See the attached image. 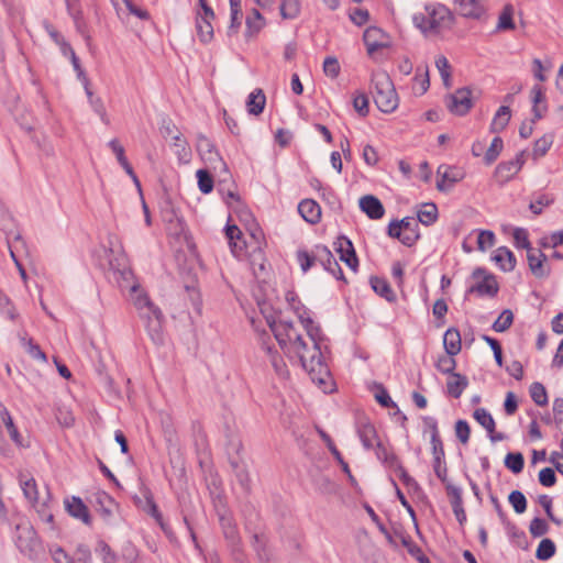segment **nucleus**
Segmentation results:
<instances>
[{"label": "nucleus", "instance_id": "obj_1", "mask_svg": "<svg viewBox=\"0 0 563 563\" xmlns=\"http://www.w3.org/2000/svg\"><path fill=\"white\" fill-rule=\"evenodd\" d=\"M296 314L307 332L308 340L298 333L290 321L276 320L274 317H266V321L287 356L298 358L312 383L323 393L331 391L333 383L321 352L323 342L321 329L313 322L308 309L296 308Z\"/></svg>", "mask_w": 563, "mask_h": 563}, {"label": "nucleus", "instance_id": "obj_2", "mask_svg": "<svg viewBox=\"0 0 563 563\" xmlns=\"http://www.w3.org/2000/svg\"><path fill=\"white\" fill-rule=\"evenodd\" d=\"M412 20L426 36H433L449 31L454 23V15L449 8L438 3L426 5L424 11L416 13Z\"/></svg>", "mask_w": 563, "mask_h": 563}, {"label": "nucleus", "instance_id": "obj_3", "mask_svg": "<svg viewBox=\"0 0 563 563\" xmlns=\"http://www.w3.org/2000/svg\"><path fill=\"white\" fill-rule=\"evenodd\" d=\"M373 98L377 108L384 113L394 112L399 104V98L389 75L384 70L372 74Z\"/></svg>", "mask_w": 563, "mask_h": 563}, {"label": "nucleus", "instance_id": "obj_4", "mask_svg": "<svg viewBox=\"0 0 563 563\" xmlns=\"http://www.w3.org/2000/svg\"><path fill=\"white\" fill-rule=\"evenodd\" d=\"M20 486L23 490L25 498L35 508L41 520L47 523L49 528L54 530V516L51 509L52 497L49 490L46 489L45 496L41 498L38 495L37 484L35 479L33 477H27L24 475L20 476Z\"/></svg>", "mask_w": 563, "mask_h": 563}, {"label": "nucleus", "instance_id": "obj_5", "mask_svg": "<svg viewBox=\"0 0 563 563\" xmlns=\"http://www.w3.org/2000/svg\"><path fill=\"white\" fill-rule=\"evenodd\" d=\"M15 544L19 551L31 560H37L44 554L42 542L30 525L16 526Z\"/></svg>", "mask_w": 563, "mask_h": 563}, {"label": "nucleus", "instance_id": "obj_6", "mask_svg": "<svg viewBox=\"0 0 563 563\" xmlns=\"http://www.w3.org/2000/svg\"><path fill=\"white\" fill-rule=\"evenodd\" d=\"M140 318L144 321L146 331L155 344H162L164 342L163 335V312L157 306H152L144 313L142 310L139 312Z\"/></svg>", "mask_w": 563, "mask_h": 563}, {"label": "nucleus", "instance_id": "obj_7", "mask_svg": "<svg viewBox=\"0 0 563 563\" xmlns=\"http://www.w3.org/2000/svg\"><path fill=\"white\" fill-rule=\"evenodd\" d=\"M472 278L474 283L468 288V292L488 297H494L498 292L499 287L495 276L487 273L484 268H476L472 274Z\"/></svg>", "mask_w": 563, "mask_h": 563}, {"label": "nucleus", "instance_id": "obj_8", "mask_svg": "<svg viewBox=\"0 0 563 563\" xmlns=\"http://www.w3.org/2000/svg\"><path fill=\"white\" fill-rule=\"evenodd\" d=\"M449 111L455 115H465L473 107L472 91L468 88L457 89L445 99Z\"/></svg>", "mask_w": 563, "mask_h": 563}, {"label": "nucleus", "instance_id": "obj_9", "mask_svg": "<svg viewBox=\"0 0 563 563\" xmlns=\"http://www.w3.org/2000/svg\"><path fill=\"white\" fill-rule=\"evenodd\" d=\"M488 0H454L459 13L467 19L481 20L487 12Z\"/></svg>", "mask_w": 563, "mask_h": 563}, {"label": "nucleus", "instance_id": "obj_10", "mask_svg": "<svg viewBox=\"0 0 563 563\" xmlns=\"http://www.w3.org/2000/svg\"><path fill=\"white\" fill-rule=\"evenodd\" d=\"M523 152L516 155L514 159L501 162L495 169V177L500 183H507L512 179L525 164Z\"/></svg>", "mask_w": 563, "mask_h": 563}, {"label": "nucleus", "instance_id": "obj_11", "mask_svg": "<svg viewBox=\"0 0 563 563\" xmlns=\"http://www.w3.org/2000/svg\"><path fill=\"white\" fill-rule=\"evenodd\" d=\"M196 147L201 158L212 165L213 168H217V165L225 168L224 162L217 152L213 143L207 136L202 134L198 135Z\"/></svg>", "mask_w": 563, "mask_h": 563}, {"label": "nucleus", "instance_id": "obj_12", "mask_svg": "<svg viewBox=\"0 0 563 563\" xmlns=\"http://www.w3.org/2000/svg\"><path fill=\"white\" fill-rule=\"evenodd\" d=\"M363 40L369 55L389 46V37L378 27L366 29Z\"/></svg>", "mask_w": 563, "mask_h": 563}, {"label": "nucleus", "instance_id": "obj_13", "mask_svg": "<svg viewBox=\"0 0 563 563\" xmlns=\"http://www.w3.org/2000/svg\"><path fill=\"white\" fill-rule=\"evenodd\" d=\"M334 245L335 251L340 254V260L343 261L353 272H356L358 260L351 240L342 235L336 239Z\"/></svg>", "mask_w": 563, "mask_h": 563}, {"label": "nucleus", "instance_id": "obj_14", "mask_svg": "<svg viewBox=\"0 0 563 563\" xmlns=\"http://www.w3.org/2000/svg\"><path fill=\"white\" fill-rule=\"evenodd\" d=\"M527 261L531 274L537 278L548 277L550 267L547 265V256L541 250L532 249L527 252Z\"/></svg>", "mask_w": 563, "mask_h": 563}, {"label": "nucleus", "instance_id": "obj_15", "mask_svg": "<svg viewBox=\"0 0 563 563\" xmlns=\"http://www.w3.org/2000/svg\"><path fill=\"white\" fill-rule=\"evenodd\" d=\"M356 432L366 450L374 449L375 444L379 441L376 429L368 419L362 418L357 420Z\"/></svg>", "mask_w": 563, "mask_h": 563}, {"label": "nucleus", "instance_id": "obj_16", "mask_svg": "<svg viewBox=\"0 0 563 563\" xmlns=\"http://www.w3.org/2000/svg\"><path fill=\"white\" fill-rule=\"evenodd\" d=\"M317 258L325 271L330 272L335 278L343 279L342 269L327 246L317 245Z\"/></svg>", "mask_w": 563, "mask_h": 563}, {"label": "nucleus", "instance_id": "obj_17", "mask_svg": "<svg viewBox=\"0 0 563 563\" xmlns=\"http://www.w3.org/2000/svg\"><path fill=\"white\" fill-rule=\"evenodd\" d=\"M438 176L440 179L437 183V188L439 190H445L448 186H452L453 184L460 181L464 174L457 167L440 165L438 168Z\"/></svg>", "mask_w": 563, "mask_h": 563}, {"label": "nucleus", "instance_id": "obj_18", "mask_svg": "<svg viewBox=\"0 0 563 563\" xmlns=\"http://www.w3.org/2000/svg\"><path fill=\"white\" fill-rule=\"evenodd\" d=\"M65 508L71 517L81 520L85 525H91V517L88 507L81 498L76 496L67 498L65 500Z\"/></svg>", "mask_w": 563, "mask_h": 563}, {"label": "nucleus", "instance_id": "obj_19", "mask_svg": "<svg viewBox=\"0 0 563 563\" xmlns=\"http://www.w3.org/2000/svg\"><path fill=\"white\" fill-rule=\"evenodd\" d=\"M446 493L450 497L451 506L456 520L461 526L466 521V512L463 507L462 489L452 484L446 485Z\"/></svg>", "mask_w": 563, "mask_h": 563}, {"label": "nucleus", "instance_id": "obj_20", "mask_svg": "<svg viewBox=\"0 0 563 563\" xmlns=\"http://www.w3.org/2000/svg\"><path fill=\"white\" fill-rule=\"evenodd\" d=\"M109 147L112 150L113 154L115 155L119 164L122 166V168L125 170V173L132 178L135 186L141 190V183L134 173L131 164L129 163L124 147L120 144L119 140L113 139L109 142Z\"/></svg>", "mask_w": 563, "mask_h": 563}, {"label": "nucleus", "instance_id": "obj_21", "mask_svg": "<svg viewBox=\"0 0 563 563\" xmlns=\"http://www.w3.org/2000/svg\"><path fill=\"white\" fill-rule=\"evenodd\" d=\"M361 210L373 220H378L384 217L385 209L378 198L372 195L363 196L360 199Z\"/></svg>", "mask_w": 563, "mask_h": 563}, {"label": "nucleus", "instance_id": "obj_22", "mask_svg": "<svg viewBox=\"0 0 563 563\" xmlns=\"http://www.w3.org/2000/svg\"><path fill=\"white\" fill-rule=\"evenodd\" d=\"M298 212L305 221L317 224L321 220V207L312 199H303L298 205Z\"/></svg>", "mask_w": 563, "mask_h": 563}, {"label": "nucleus", "instance_id": "obj_23", "mask_svg": "<svg viewBox=\"0 0 563 563\" xmlns=\"http://www.w3.org/2000/svg\"><path fill=\"white\" fill-rule=\"evenodd\" d=\"M492 260L504 272H511L516 267V257L506 246H500L493 252Z\"/></svg>", "mask_w": 563, "mask_h": 563}, {"label": "nucleus", "instance_id": "obj_24", "mask_svg": "<svg viewBox=\"0 0 563 563\" xmlns=\"http://www.w3.org/2000/svg\"><path fill=\"white\" fill-rule=\"evenodd\" d=\"M395 534L402 547L407 549L408 553L419 563H430V560L424 555L421 548L412 541L409 534L400 530H395Z\"/></svg>", "mask_w": 563, "mask_h": 563}, {"label": "nucleus", "instance_id": "obj_25", "mask_svg": "<svg viewBox=\"0 0 563 563\" xmlns=\"http://www.w3.org/2000/svg\"><path fill=\"white\" fill-rule=\"evenodd\" d=\"M430 87L429 68L427 65H420L416 68L412 79V93L415 96L424 95Z\"/></svg>", "mask_w": 563, "mask_h": 563}, {"label": "nucleus", "instance_id": "obj_26", "mask_svg": "<svg viewBox=\"0 0 563 563\" xmlns=\"http://www.w3.org/2000/svg\"><path fill=\"white\" fill-rule=\"evenodd\" d=\"M402 230V244L412 246L420 238L418 222L412 218H404L399 221Z\"/></svg>", "mask_w": 563, "mask_h": 563}, {"label": "nucleus", "instance_id": "obj_27", "mask_svg": "<svg viewBox=\"0 0 563 563\" xmlns=\"http://www.w3.org/2000/svg\"><path fill=\"white\" fill-rule=\"evenodd\" d=\"M443 345L446 354L455 356L461 352V334L455 328H450L445 331L443 336Z\"/></svg>", "mask_w": 563, "mask_h": 563}, {"label": "nucleus", "instance_id": "obj_28", "mask_svg": "<svg viewBox=\"0 0 563 563\" xmlns=\"http://www.w3.org/2000/svg\"><path fill=\"white\" fill-rule=\"evenodd\" d=\"M467 385L468 379L466 376L459 373H452L446 383L448 394L457 399L461 397Z\"/></svg>", "mask_w": 563, "mask_h": 563}, {"label": "nucleus", "instance_id": "obj_29", "mask_svg": "<svg viewBox=\"0 0 563 563\" xmlns=\"http://www.w3.org/2000/svg\"><path fill=\"white\" fill-rule=\"evenodd\" d=\"M223 536L229 543L234 560L242 562L243 551L238 527L223 531Z\"/></svg>", "mask_w": 563, "mask_h": 563}, {"label": "nucleus", "instance_id": "obj_30", "mask_svg": "<svg viewBox=\"0 0 563 563\" xmlns=\"http://www.w3.org/2000/svg\"><path fill=\"white\" fill-rule=\"evenodd\" d=\"M245 37L253 38L265 25V20L258 10L254 9L246 18Z\"/></svg>", "mask_w": 563, "mask_h": 563}, {"label": "nucleus", "instance_id": "obj_31", "mask_svg": "<svg viewBox=\"0 0 563 563\" xmlns=\"http://www.w3.org/2000/svg\"><path fill=\"white\" fill-rule=\"evenodd\" d=\"M0 417L9 432L11 440L18 446H25V444L23 443V439H22L18 428L15 427L9 410L3 405H0Z\"/></svg>", "mask_w": 563, "mask_h": 563}, {"label": "nucleus", "instance_id": "obj_32", "mask_svg": "<svg viewBox=\"0 0 563 563\" xmlns=\"http://www.w3.org/2000/svg\"><path fill=\"white\" fill-rule=\"evenodd\" d=\"M266 103V97L262 89L253 90L247 98L246 107L250 114L258 115L263 112Z\"/></svg>", "mask_w": 563, "mask_h": 563}, {"label": "nucleus", "instance_id": "obj_33", "mask_svg": "<svg viewBox=\"0 0 563 563\" xmlns=\"http://www.w3.org/2000/svg\"><path fill=\"white\" fill-rule=\"evenodd\" d=\"M511 118V110L508 106H501L495 113L490 123V132L499 133L506 129Z\"/></svg>", "mask_w": 563, "mask_h": 563}, {"label": "nucleus", "instance_id": "obj_34", "mask_svg": "<svg viewBox=\"0 0 563 563\" xmlns=\"http://www.w3.org/2000/svg\"><path fill=\"white\" fill-rule=\"evenodd\" d=\"M369 282H371V286H372L373 290L377 295L385 298L389 302H393L396 300V295L386 279L377 277V276H373V277H371Z\"/></svg>", "mask_w": 563, "mask_h": 563}, {"label": "nucleus", "instance_id": "obj_35", "mask_svg": "<svg viewBox=\"0 0 563 563\" xmlns=\"http://www.w3.org/2000/svg\"><path fill=\"white\" fill-rule=\"evenodd\" d=\"M132 301L137 312H141L143 310L145 313L150 307L154 306L148 295L142 289H140L139 286H132Z\"/></svg>", "mask_w": 563, "mask_h": 563}, {"label": "nucleus", "instance_id": "obj_36", "mask_svg": "<svg viewBox=\"0 0 563 563\" xmlns=\"http://www.w3.org/2000/svg\"><path fill=\"white\" fill-rule=\"evenodd\" d=\"M20 341L22 346L25 349L26 353L32 358L41 361L43 363L47 362L46 354L42 351L40 345L33 341V339L23 335L20 338Z\"/></svg>", "mask_w": 563, "mask_h": 563}, {"label": "nucleus", "instance_id": "obj_37", "mask_svg": "<svg viewBox=\"0 0 563 563\" xmlns=\"http://www.w3.org/2000/svg\"><path fill=\"white\" fill-rule=\"evenodd\" d=\"M514 13H515L514 7L511 4H506L499 14L496 29L498 31L514 30L515 29Z\"/></svg>", "mask_w": 563, "mask_h": 563}, {"label": "nucleus", "instance_id": "obj_38", "mask_svg": "<svg viewBox=\"0 0 563 563\" xmlns=\"http://www.w3.org/2000/svg\"><path fill=\"white\" fill-rule=\"evenodd\" d=\"M296 257L301 271L307 273L318 262L317 246L311 252L306 250H298Z\"/></svg>", "mask_w": 563, "mask_h": 563}, {"label": "nucleus", "instance_id": "obj_39", "mask_svg": "<svg viewBox=\"0 0 563 563\" xmlns=\"http://www.w3.org/2000/svg\"><path fill=\"white\" fill-rule=\"evenodd\" d=\"M374 448L376 451L377 459L382 461L385 465L389 467L398 466V464L400 463L398 457L393 452L387 450V448L384 446L380 441H378Z\"/></svg>", "mask_w": 563, "mask_h": 563}, {"label": "nucleus", "instance_id": "obj_40", "mask_svg": "<svg viewBox=\"0 0 563 563\" xmlns=\"http://www.w3.org/2000/svg\"><path fill=\"white\" fill-rule=\"evenodd\" d=\"M438 219V208L434 203H424L418 211V221L424 225L434 223Z\"/></svg>", "mask_w": 563, "mask_h": 563}, {"label": "nucleus", "instance_id": "obj_41", "mask_svg": "<svg viewBox=\"0 0 563 563\" xmlns=\"http://www.w3.org/2000/svg\"><path fill=\"white\" fill-rule=\"evenodd\" d=\"M504 148V141L500 136H495L485 152L484 155V163L486 165H492L500 155L501 151Z\"/></svg>", "mask_w": 563, "mask_h": 563}, {"label": "nucleus", "instance_id": "obj_42", "mask_svg": "<svg viewBox=\"0 0 563 563\" xmlns=\"http://www.w3.org/2000/svg\"><path fill=\"white\" fill-rule=\"evenodd\" d=\"M214 18L199 16L197 18V32L202 42H209L213 36V27L211 20Z\"/></svg>", "mask_w": 563, "mask_h": 563}, {"label": "nucleus", "instance_id": "obj_43", "mask_svg": "<svg viewBox=\"0 0 563 563\" xmlns=\"http://www.w3.org/2000/svg\"><path fill=\"white\" fill-rule=\"evenodd\" d=\"M556 551V547L551 539H542L537 548L536 558L540 561L550 560Z\"/></svg>", "mask_w": 563, "mask_h": 563}, {"label": "nucleus", "instance_id": "obj_44", "mask_svg": "<svg viewBox=\"0 0 563 563\" xmlns=\"http://www.w3.org/2000/svg\"><path fill=\"white\" fill-rule=\"evenodd\" d=\"M474 419L486 429L488 433L495 432V420L492 415L484 408H478L474 411Z\"/></svg>", "mask_w": 563, "mask_h": 563}, {"label": "nucleus", "instance_id": "obj_45", "mask_svg": "<svg viewBox=\"0 0 563 563\" xmlns=\"http://www.w3.org/2000/svg\"><path fill=\"white\" fill-rule=\"evenodd\" d=\"M553 143V135L545 134L534 142L532 155L533 158L542 157L547 154Z\"/></svg>", "mask_w": 563, "mask_h": 563}, {"label": "nucleus", "instance_id": "obj_46", "mask_svg": "<svg viewBox=\"0 0 563 563\" xmlns=\"http://www.w3.org/2000/svg\"><path fill=\"white\" fill-rule=\"evenodd\" d=\"M553 202H554L553 195L541 192V194H538L537 197L534 198V200H532L530 202L529 208L534 214H540L544 207H548Z\"/></svg>", "mask_w": 563, "mask_h": 563}, {"label": "nucleus", "instance_id": "obj_47", "mask_svg": "<svg viewBox=\"0 0 563 563\" xmlns=\"http://www.w3.org/2000/svg\"><path fill=\"white\" fill-rule=\"evenodd\" d=\"M530 397L538 406H545L548 404V393L545 387L541 383H533L530 386Z\"/></svg>", "mask_w": 563, "mask_h": 563}, {"label": "nucleus", "instance_id": "obj_48", "mask_svg": "<svg viewBox=\"0 0 563 563\" xmlns=\"http://www.w3.org/2000/svg\"><path fill=\"white\" fill-rule=\"evenodd\" d=\"M300 13L299 0H283L280 4V14L284 19H295Z\"/></svg>", "mask_w": 563, "mask_h": 563}, {"label": "nucleus", "instance_id": "obj_49", "mask_svg": "<svg viewBox=\"0 0 563 563\" xmlns=\"http://www.w3.org/2000/svg\"><path fill=\"white\" fill-rule=\"evenodd\" d=\"M514 322V313L509 309H505L496 321L493 323V329L496 332H505L508 330Z\"/></svg>", "mask_w": 563, "mask_h": 563}, {"label": "nucleus", "instance_id": "obj_50", "mask_svg": "<svg viewBox=\"0 0 563 563\" xmlns=\"http://www.w3.org/2000/svg\"><path fill=\"white\" fill-rule=\"evenodd\" d=\"M435 66L440 73L445 87L451 86V65L448 58L443 55L438 56L435 59Z\"/></svg>", "mask_w": 563, "mask_h": 563}, {"label": "nucleus", "instance_id": "obj_51", "mask_svg": "<svg viewBox=\"0 0 563 563\" xmlns=\"http://www.w3.org/2000/svg\"><path fill=\"white\" fill-rule=\"evenodd\" d=\"M505 465L512 473H520L525 466L523 455L521 453H508L505 457Z\"/></svg>", "mask_w": 563, "mask_h": 563}, {"label": "nucleus", "instance_id": "obj_52", "mask_svg": "<svg viewBox=\"0 0 563 563\" xmlns=\"http://www.w3.org/2000/svg\"><path fill=\"white\" fill-rule=\"evenodd\" d=\"M512 238H514V244L517 249H525L527 252H529V250L533 249L529 241L528 231L526 229H522V228L515 229L514 233H512Z\"/></svg>", "mask_w": 563, "mask_h": 563}, {"label": "nucleus", "instance_id": "obj_53", "mask_svg": "<svg viewBox=\"0 0 563 563\" xmlns=\"http://www.w3.org/2000/svg\"><path fill=\"white\" fill-rule=\"evenodd\" d=\"M368 98L364 92H355L353 97V108L361 115L366 117L369 112Z\"/></svg>", "mask_w": 563, "mask_h": 563}, {"label": "nucleus", "instance_id": "obj_54", "mask_svg": "<svg viewBox=\"0 0 563 563\" xmlns=\"http://www.w3.org/2000/svg\"><path fill=\"white\" fill-rule=\"evenodd\" d=\"M508 500L517 514H523L527 509V499L520 490H514L509 494Z\"/></svg>", "mask_w": 563, "mask_h": 563}, {"label": "nucleus", "instance_id": "obj_55", "mask_svg": "<svg viewBox=\"0 0 563 563\" xmlns=\"http://www.w3.org/2000/svg\"><path fill=\"white\" fill-rule=\"evenodd\" d=\"M198 187L201 192L209 194L213 189V178L206 169L197 170Z\"/></svg>", "mask_w": 563, "mask_h": 563}, {"label": "nucleus", "instance_id": "obj_56", "mask_svg": "<svg viewBox=\"0 0 563 563\" xmlns=\"http://www.w3.org/2000/svg\"><path fill=\"white\" fill-rule=\"evenodd\" d=\"M495 234L489 230H481L477 235V246L481 251H486L494 246Z\"/></svg>", "mask_w": 563, "mask_h": 563}, {"label": "nucleus", "instance_id": "obj_57", "mask_svg": "<svg viewBox=\"0 0 563 563\" xmlns=\"http://www.w3.org/2000/svg\"><path fill=\"white\" fill-rule=\"evenodd\" d=\"M375 388L377 390L375 393V399L382 407H396V404L391 400L387 389L382 384H375Z\"/></svg>", "mask_w": 563, "mask_h": 563}, {"label": "nucleus", "instance_id": "obj_58", "mask_svg": "<svg viewBox=\"0 0 563 563\" xmlns=\"http://www.w3.org/2000/svg\"><path fill=\"white\" fill-rule=\"evenodd\" d=\"M435 367L441 373L451 375L452 373H455L454 369L456 367V362L453 356H450L449 354L442 355L438 358Z\"/></svg>", "mask_w": 563, "mask_h": 563}, {"label": "nucleus", "instance_id": "obj_59", "mask_svg": "<svg viewBox=\"0 0 563 563\" xmlns=\"http://www.w3.org/2000/svg\"><path fill=\"white\" fill-rule=\"evenodd\" d=\"M172 140H173L172 145L174 147H176V154L180 158L187 159L189 156V148H188L187 141L184 139L183 134L177 133V134L173 135Z\"/></svg>", "mask_w": 563, "mask_h": 563}, {"label": "nucleus", "instance_id": "obj_60", "mask_svg": "<svg viewBox=\"0 0 563 563\" xmlns=\"http://www.w3.org/2000/svg\"><path fill=\"white\" fill-rule=\"evenodd\" d=\"M340 64L335 57L329 56L323 62V73L325 76L335 79L340 75Z\"/></svg>", "mask_w": 563, "mask_h": 563}, {"label": "nucleus", "instance_id": "obj_61", "mask_svg": "<svg viewBox=\"0 0 563 563\" xmlns=\"http://www.w3.org/2000/svg\"><path fill=\"white\" fill-rule=\"evenodd\" d=\"M455 435L463 444L470 441L471 428L466 420L461 419L455 422Z\"/></svg>", "mask_w": 563, "mask_h": 563}, {"label": "nucleus", "instance_id": "obj_62", "mask_svg": "<svg viewBox=\"0 0 563 563\" xmlns=\"http://www.w3.org/2000/svg\"><path fill=\"white\" fill-rule=\"evenodd\" d=\"M549 530L548 523L541 518H534L531 520L529 531L532 537L544 536Z\"/></svg>", "mask_w": 563, "mask_h": 563}, {"label": "nucleus", "instance_id": "obj_63", "mask_svg": "<svg viewBox=\"0 0 563 563\" xmlns=\"http://www.w3.org/2000/svg\"><path fill=\"white\" fill-rule=\"evenodd\" d=\"M67 563H91L90 550L85 545H79L76 550L75 556L69 559Z\"/></svg>", "mask_w": 563, "mask_h": 563}, {"label": "nucleus", "instance_id": "obj_64", "mask_svg": "<svg viewBox=\"0 0 563 563\" xmlns=\"http://www.w3.org/2000/svg\"><path fill=\"white\" fill-rule=\"evenodd\" d=\"M97 552L101 556L103 563H114L117 556L111 548L103 541L98 543Z\"/></svg>", "mask_w": 563, "mask_h": 563}]
</instances>
